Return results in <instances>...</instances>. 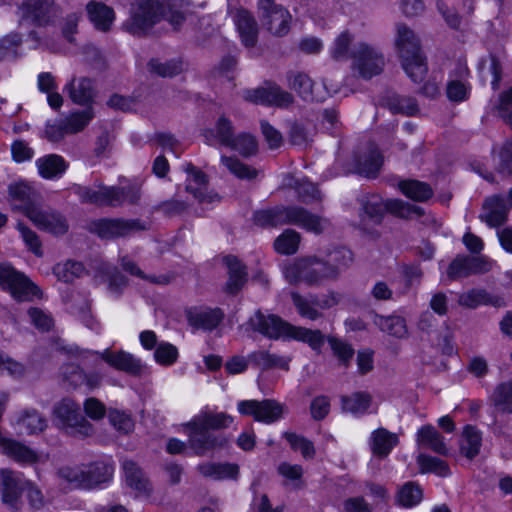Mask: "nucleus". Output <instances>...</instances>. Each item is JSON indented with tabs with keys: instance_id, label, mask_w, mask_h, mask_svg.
I'll return each instance as SVG.
<instances>
[{
	"instance_id": "nucleus-46",
	"label": "nucleus",
	"mask_w": 512,
	"mask_h": 512,
	"mask_svg": "<svg viewBox=\"0 0 512 512\" xmlns=\"http://www.w3.org/2000/svg\"><path fill=\"white\" fill-rule=\"evenodd\" d=\"M423 499L421 486L414 481L404 483L397 491L396 503L404 508L418 505Z\"/></svg>"
},
{
	"instance_id": "nucleus-64",
	"label": "nucleus",
	"mask_w": 512,
	"mask_h": 512,
	"mask_svg": "<svg viewBox=\"0 0 512 512\" xmlns=\"http://www.w3.org/2000/svg\"><path fill=\"white\" fill-rule=\"evenodd\" d=\"M352 41V36L349 32H342L334 41L330 50L331 56L334 60H345L348 58V50Z\"/></svg>"
},
{
	"instance_id": "nucleus-57",
	"label": "nucleus",
	"mask_w": 512,
	"mask_h": 512,
	"mask_svg": "<svg viewBox=\"0 0 512 512\" xmlns=\"http://www.w3.org/2000/svg\"><path fill=\"white\" fill-rule=\"evenodd\" d=\"M327 342L340 364L348 367L355 353L353 347L347 342L334 336H328Z\"/></svg>"
},
{
	"instance_id": "nucleus-58",
	"label": "nucleus",
	"mask_w": 512,
	"mask_h": 512,
	"mask_svg": "<svg viewBox=\"0 0 512 512\" xmlns=\"http://www.w3.org/2000/svg\"><path fill=\"white\" fill-rule=\"evenodd\" d=\"M148 68L151 73L158 76L174 77L182 72V63L178 60L160 62L158 59H151L148 62Z\"/></svg>"
},
{
	"instance_id": "nucleus-15",
	"label": "nucleus",
	"mask_w": 512,
	"mask_h": 512,
	"mask_svg": "<svg viewBox=\"0 0 512 512\" xmlns=\"http://www.w3.org/2000/svg\"><path fill=\"white\" fill-rule=\"evenodd\" d=\"M26 217L38 229L54 235H63L69 228L65 216L52 208H45L39 203L33 209L28 211V215Z\"/></svg>"
},
{
	"instance_id": "nucleus-12",
	"label": "nucleus",
	"mask_w": 512,
	"mask_h": 512,
	"mask_svg": "<svg viewBox=\"0 0 512 512\" xmlns=\"http://www.w3.org/2000/svg\"><path fill=\"white\" fill-rule=\"evenodd\" d=\"M91 231L103 239L126 237L137 231L147 229V225L139 219H108L103 218L91 223Z\"/></svg>"
},
{
	"instance_id": "nucleus-53",
	"label": "nucleus",
	"mask_w": 512,
	"mask_h": 512,
	"mask_svg": "<svg viewBox=\"0 0 512 512\" xmlns=\"http://www.w3.org/2000/svg\"><path fill=\"white\" fill-rule=\"evenodd\" d=\"M491 401L498 411L512 413V381L497 385L491 396Z\"/></svg>"
},
{
	"instance_id": "nucleus-33",
	"label": "nucleus",
	"mask_w": 512,
	"mask_h": 512,
	"mask_svg": "<svg viewBox=\"0 0 512 512\" xmlns=\"http://www.w3.org/2000/svg\"><path fill=\"white\" fill-rule=\"evenodd\" d=\"M198 472L213 480H236L239 476V466L235 463H202L197 466Z\"/></svg>"
},
{
	"instance_id": "nucleus-7",
	"label": "nucleus",
	"mask_w": 512,
	"mask_h": 512,
	"mask_svg": "<svg viewBox=\"0 0 512 512\" xmlns=\"http://www.w3.org/2000/svg\"><path fill=\"white\" fill-rule=\"evenodd\" d=\"M0 287L20 302L42 297V291L24 273L8 263L0 264Z\"/></svg>"
},
{
	"instance_id": "nucleus-2",
	"label": "nucleus",
	"mask_w": 512,
	"mask_h": 512,
	"mask_svg": "<svg viewBox=\"0 0 512 512\" xmlns=\"http://www.w3.org/2000/svg\"><path fill=\"white\" fill-rule=\"evenodd\" d=\"M356 200L359 205L358 228L373 239L380 236L376 227L382 224L387 212L403 219L411 218L412 215L422 216L424 214V210L420 206L401 199L384 200L375 193H362Z\"/></svg>"
},
{
	"instance_id": "nucleus-22",
	"label": "nucleus",
	"mask_w": 512,
	"mask_h": 512,
	"mask_svg": "<svg viewBox=\"0 0 512 512\" xmlns=\"http://www.w3.org/2000/svg\"><path fill=\"white\" fill-rule=\"evenodd\" d=\"M8 200L13 210L20 211L25 216L38 204L36 192L22 181L9 184Z\"/></svg>"
},
{
	"instance_id": "nucleus-26",
	"label": "nucleus",
	"mask_w": 512,
	"mask_h": 512,
	"mask_svg": "<svg viewBox=\"0 0 512 512\" xmlns=\"http://www.w3.org/2000/svg\"><path fill=\"white\" fill-rule=\"evenodd\" d=\"M458 303L460 306L469 309H475L480 305H491L493 307L506 306L503 297L491 295L485 289H470L459 295Z\"/></svg>"
},
{
	"instance_id": "nucleus-3",
	"label": "nucleus",
	"mask_w": 512,
	"mask_h": 512,
	"mask_svg": "<svg viewBox=\"0 0 512 512\" xmlns=\"http://www.w3.org/2000/svg\"><path fill=\"white\" fill-rule=\"evenodd\" d=\"M252 221L261 228H274L283 225H295L314 234H322L330 228L329 219L313 214L307 209L296 206L278 205L253 213Z\"/></svg>"
},
{
	"instance_id": "nucleus-52",
	"label": "nucleus",
	"mask_w": 512,
	"mask_h": 512,
	"mask_svg": "<svg viewBox=\"0 0 512 512\" xmlns=\"http://www.w3.org/2000/svg\"><path fill=\"white\" fill-rule=\"evenodd\" d=\"M121 266L124 271L128 272L132 276H136L138 278H141L143 280L149 281L153 284L157 285H167L169 284L172 279L173 275L171 274H160V275H146L138 266L137 264L129 259L128 257H123L121 259Z\"/></svg>"
},
{
	"instance_id": "nucleus-43",
	"label": "nucleus",
	"mask_w": 512,
	"mask_h": 512,
	"mask_svg": "<svg viewBox=\"0 0 512 512\" xmlns=\"http://www.w3.org/2000/svg\"><path fill=\"white\" fill-rule=\"evenodd\" d=\"M373 322L381 331L397 338H404L408 333L406 321L401 316L376 314Z\"/></svg>"
},
{
	"instance_id": "nucleus-45",
	"label": "nucleus",
	"mask_w": 512,
	"mask_h": 512,
	"mask_svg": "<svg viewBox=\"0 0 512 512\" xmlns=\"http://www.w3.org/2000/svg\"><path fill=\"white\" fill-rule=\"evenodd\" d=\"M94 117L95 112L93 107L71 111L65 118H63L66 132H68L69 135L82 132Z\"/></svg>"
},
{
	"instance_id": "nucleus-17",
	"label": "nucleus",
	"mask_w": 512,
	"mask_h": 512,
	"mask_svg": "<svg viewBox=\"0 0 512 512\" xmlns=\"http://www.w3.org/2000/svg\"><path fill=\"white\" fill-rule=\"evenodd\" d=\"M27 484L21 473L11 469H1L0 487L3 503L13 510H19L22 504L21 495Z\"/></svg>"
},
{
	"instance_id": "nucleus-28",
	"label": "nucleus",
	"mask_w": 512,
	"mask_h": 512,
	"mask_svg": "<svg viewBox=\"0 0 512 512\" xmlns=\"http://www.w3.org/2000/svg\"><path fill=\"white\" fill-rule=\"evenodd\" d=\"M286 340L306 343L313 351L320 353L327 338L319 329L313 330L290 324Z\"/></svg>"
},
{
	"instance_id": "nucleus-32",
	"label": "nucleus",
	"mask_w": 512,
	"mask_h": 512,
	"mask_svg": "<svg viewBox=\"0 0 512 512\" xmlns=\"http://www.w3.org/2000/svg\"><path fill=\"white\" fill-rule=\"evenodd\" d=\"M86 10L90 21L97 30L102 32L110 30L115 19V13L112 8L101 2L90 1L86 6Z\"/></svg>"
},
{
	"instance_id": "nucleus-10",
	"label": "nucleus",
	"mask_w": 512,
	"mask_h": 512,
	"mask_svg": "<svg viewBox=\"0 0 512 512\" xmlns=\"http://www.w3.org/2000/svg\"><path fill=\"white\" fill-rule=\"evenodd\" d=\"M76 351H78V349H76ZM77 353L83 362L90 357L95 360H103L109 366L131 376H140L145 368L140 359L123 350L112 351L105 349L103 352L81 351Z\"/></svg>"
},
{
	"instance_id": "nucleus-50",
	"label": "nucleus",
	"mask_w": 512,
	"mask_h": 512,
	"mask_svg": "<svg viewBox=\"0 0 512 512\" xmlns=\"http://www.w3.org/2000/svg\"><path fill=\"white\" fill-rule=\"evenodd\" d=\"M325 260L339 278L340 274L352 264L353 253L345 247H336L327 253Z\"/></svg>"
},
{
	"instance_id": "nucleus-25",
	"label": "nucleus",
	"mask_w": 512,
	"mask_h": 512,
	"mask_svg": "<svg viewBox=\"0 0 512 512\" xmlns=\"http://www.w3.org/2000/svg\"><path fill=\"white\" fill-rule=\"evenodd\" d=\"M508 207L505 198L494 195L485 200L479 218L490 227H499L507 221Z\"/></svg>"
},
{
	"instance_id": "nucleus-39",
	"label": "nucleus",
	"mask_w": 512,
	"mask_h": 512,
	"mask_svg": "<svg viewBox=\"0 0 512 512\" xmlns=\"http://www.w3.org/2000/svg\"><path fill=\"white\" fill-rule=\"evenodd\" d=\"M382 164V154L377 149H371L357 160L355 172L366 178H376Z\"/></svg>"
},
{
	"instance_id": "nucleus-5",
	"label": "nucleus",
	"mask_w": 512,
	"mask_h": 512,
	"mask_svg": "<svg viewBox=\"0 0 512 512\" xmlns=\"http://www.w3.org/2000/svg\"><path fill=\"white\" fill-rule=\"evenodd\" d=\"M114 467L107 461H95L77 466H64L58 470L61 479L75 488L93 489L111 480Z\"/></svg>"
},
{
	"instance_id": "nucleus-41",
	"label": "nucleus",
	"mask_w": 512,
	"mask_h": 512,
	"mask_svg": "<svg viewBox=\"0 0 512 512\" xmlns=\"http://www.w3.org/2000/svg\"><path fill=\"white\" fill-rule=\"evenodd\" d=\"M36 166L39 174L45 179L60 177L68 167L64 158L56 154L39 158Z\"/></svg>"
},
{
	"instance_id": "nucleus-19",
	"label": "nucleus",
	"mask_w": 512,
	"mask_h": 512,
	"mask_svg": "<svg viewBox=\"0 0 512 512\" xmlns=\"http://www.w3.org/2000/svg\"><path fill=\"white\" fill-rule=\"evenodd\" d=\"M64 92L74 104L85 108L93 107L97 96L95 81L86 76H73L64 86Z\"/></svg>"
},
{
	"instance_id": "nucleus-24",
	"label": "nucleus",
	"mask_w": 512,
	"mask_h": 512,
	"mask_svg": "<svg viewBox=\"0 0 512 512\" xmlns=\"http://www.w3.org/2000/svg\"><path fill=\"white\" fill-rule=\"evenodd\" d=\"M231 15L243 44L247 47L255 46L258 38V26L253 15L243 8L231 11Z\"/></svg>"
},
{
	"instance_id": "nucleus-30",
	"label": "nucleus",
	"mask_w": 512,
	"mask_h": 512,
	"mask_svg": "<svg viewBox=\"0 0 512 512\" xmlns=\"http://www.w3.org/2000/svg\"><path fill=\"white\" fill-rule=\"evenodd\" d=\"M291 299L301 317L315 321L323 316L322 312H320V295L309 294L308 296H302L298 292H291Z\"/></svg>"
},
{
	"instance_id": "nucleus-62",
	"label": "nucleus",
	"mask_w": 512,
	"mask_h": 512,
	"mask_svg": "<svg viewBox=\"0 0 512 512\" xmlns=\"http://www.w3.org/2000/svg\"><path fill=\"white\" fill-rule=\"evenodd\" d=\"M471 87L468 83L460 80H451L446 87V94L452 102H463L469 98Z\"/></svg>"
},
{
	"instance_id": "nucleus-9",
	"label": "nucleus",
	"mask_w": 512,
	"mask_h": 512,
	"mask_svg": "<svg viewBox=\"0 0 512 512\" xmlns=\"http://www.w3.org/2000/svg\"><path fill=\"white\" fill-rule=\"evenodd\" d=\"M351 58L353 69L358 71L359 75L364 79H371L379 75L385 65L382 52L364 42L357 43L353 47Z\"/></svg>"
},
{
	"instance_id": "nucleus-6",
	"label": "nucleus",
	"mask_w": 512,
	"mask_h": 512,
	"mask_svg": "<svg viewBox=\"0 0 512 512\" xmlns=\"http://www.w3.org/2000/svg\"><path fill=\"white\" fill-rule=\"evenodd\" d=\"M56 427L68 435L85 438L93 434L94 429L83 416L80 405L71 398H63L52 410Z\"/></svg>"
},
{
	"instance_id": "nucleus-63",
	"label": "nucleus",
	"mask_w": 512,
	"mask_h": 512,
	"mask_svg": "<svg viewBox=\"0 0 512 512\" xmlns=\"http://www.w3.org/2000/svg\"><path fill=\"white\" fill-rule=\"evenodd\" d=\"M154 358L157 363L169 366L176 362L178 358V350L174 345L162 342L156 347Z\"/></svg>"
},
{
	"instance_id": "nucleus-31",
	"label": "nucleus",
	"mask_w": 512,
	"mask_h": 512,
	"mask_svg": "<svg viewBox=\"0 0 512 512\" xmlns=\"http://www.w3.org/2000/svg\"><path fill=\"white\" fill-rule=\"evenodd\" d=\"M398 442V436L385 428L374 430L369 439L372 453L380 458L387 457Z\"/></svg>"
},
{
	"instance_id": "nucleus-35",
	"label": "nucleus",
	"mask_w": 512,
	"mask_h": 512,
	"mask_svg": "<svg viewBox=\"0 0 512 512\" xmlns=\"http://www.w3.org/2000/svg\"><path fill=\"white\" fill-rule=\"evenodd\" d=\"M206 143L212 145L218 141L221 145L228 147L234 138L232 122L225 116H220L216 121L214 129H205L202 132Z\"/></svg>"
},
{
	"instance_id": "nucleus-21",
	"label": "nucleus",
	"mask_w": 512,
	"mask_h": 512,
	"mask_svg": "<svg viewBox=\"0 0 512 512\" xmlns=\"http://www.w3.org/2000/svg\"><path fill=\"white\" fill-rule=\"evenodd\" d=\"M258 13L263 27L271 34L282 37L289 32L292 16L282 5L278 4Z\"/></svg>"
},
{
	"instance_id": "nucleus-36",
	"label": "nucleus",
	"mask_w": 512,
	"mask_h": 512,
	"mask_svg": "<svg viewBox=\"0 0 512 512\" xmlns=\"http://www.w3.org/2000/svg\"><path fill=\"white\" fill-rule=\"evenodd\" d=\"M419 446L430 449L439 455H447L448 449L444 437L432 425L422 426L417 432Z\"/></svg>"
},
{
	"instance_id": "nucleus-44",
	"label": "nucleus",
	"mask_w": 512,
	"mask_h": 512,
	"mask_svg": "<svg viewBox=\"0 0 512 512\" xmlns=\"http://www.w3.org/2000/svg\"><path fill=\"white\" fill-rule=\"evenodd\" d=\"M287 78L289 87L295 90L304 101H319V98L313 91V81L307 74L302 72H290Z\"/></svg>"
},
{
	"instance_id": "nucleus-23",
	"label": "nucleus",
	"mask_w": 512,
	"mask_h": 512,
	"mask_svg": "<svg viewBox=\"0 0 512 512\" xmlns=\"http://www.w3.org/2000/svg\"><path fill=\"white\" fill-rule=\"evenodd\" d=\"M224 312L220 308L194 307L187 311L189 324L196 329L211 331L223 320Z\"/></svg>"
},
{
	"instance_id": "nucleus-47",
	"label": "nucleus",
	"mask_w": 512,
	"mask_h": 512,
	"mask_svg": "<svg viewBox=\"0 0 512 512\" xmlns=\"http://www.w3.org/2000/svg\"><path fill=\"white\" fill-rule=\"evenodd\" d=\"M481 444L482 436L480 431L473 426H466L460 441L461 454L472 460L479 454Z\"/></svg>"
},
{
	"instance_id": "nucleus-42",
	"label": "nucleus",
	"mask_w": 512,
	"mask_h": 512,
	"mask_svg": "<svg viewBox=\"0 0 512 512\" xmlns=\"http://www.w3.org/2000/svg\"><path fill=\"white\" fill-rule=\"evenodd\" d=\"M372 403V396L368 392L358 391L341 397V407L344 412L353 415H364Z\"/></svg>"
},
{
	"instance_id": "nucleus-14",
	"label": "nucleus",
	"mask_w": 512,
	"mask_h": 512,
	"mask_svg": "<svg viewBox=\"0 0 512 512\" xmlns=\"http://www.w3.org/2000/svg\"><path fill=\"white\" fill-rule=\"evenodd\" d=\"M243 97L245 100L255 104L280 108H287L292 105L294 101V97L291 93L283 90L274 83H267L266 86L263 87L245 90Z\"/></svg>"
},
{
	"instance_id": "nucleus-49",
	"label": "nucleus",
	"mask_w": 512,
	"mask_h": 512,
	"mask_svg": "<svg viewBox=\"0 0 512 512\" xmlns=\"http://www.w3.org/2000/svg\"><path fill=\"white\" fill-rule=\"evenodd\" d=\"M123 470L126 483L129 487L140 493L149 491V482L135 462L132 460H124Z\"/></svg>"
},
{
	"instance_id": "nucleus-16",
	"label": "nucleus",
	"mask_w": 512,
	"mask_h": 512,
	"mask_svg": "<svg viewBox=\"0 0 512 512\" xmlns=\"http://www.w3.org/2000/svg\"><path fill=\"white\" fill-rule=\"evenodd\" d=\"M247 325L254 331L262 334L269 339H285L288 334L290 323L284 321L281 317L274 314H264L260 310L256 311L247 322Z\"/></svg>"
},
{
	"instance_id": "nucleus-13",
	"label": "nucleus",
	"mask_w": 512,
	"mask_h": 512,
	"mask_svg": "<svg viewBox=\"0 0 512 512\" xmlns=\"http://www.w3.org/2000/svg\"><path fill=\"white\" fill-rule=\"evenodd\" d=\"M493 262L485 256L459 254L449 264L446 274L449 280L455 281L471 275L489 272Z\"/></svg>"
},
{
	"instance_id": "nucleus-48",
	"label": "nucleus",
	"mask_w": 512,
	"mask_h": 512,
	"mask_svg": "<svg viewBox=\"0 0 512 512\" xmlns=\"http://www.w3.org/2000/svg\"><path fill=\"white\" fill-rule=\"evenodd\" d=\"M398 186L406 197L417 202H424L433 195L430 185L418 180H403L399 182Z\"/></svg>"
},
{
	"instance_id": "nucleus-60",
	"label": "nucleus",
	"mask_w": 512,
	"mask_h": 512,
	"mask_svg": "<svg viewBox=\"0 0 512 512\" xmlns=\"http://www.w3.org/2000/svg\"><path fill=\"white\" fill-rule=\"evenodd\" d=\"M21 43L22 37L18 33H11L0 39V61L15 59Z\"/></svg>"
},
{
	"instance_id": "nucleus-34",
	"label": "nucleus",
	"mask_w": 512,
	"mask_h": 512,
	"mask_svg": "<svg viewBox=\"0 0 512 512\" xmlns=\"http://www.w3.org/2000/svg\"><path fill=\"white\" fill-rule=\"evenodd\" d=\"M383 104L393 113L405 116H415L419 112L417 100L411 96L397 93H387Z\"/></svg>"
},
{
	"instance_id": "nucleus-51",
	"label": "nucleus",
	"mask_w": 512,
	"mask_h": 512,
	"mask_svg": "<svg viewBox=\"0 0 512 512\" xmlns=\"http://www.w3.org/2000/svg\"><path fill=\"white\" fill-rule=\"evenodd\" d=\"M301 235L293 230L286 229L274 241L275 250L282 255H292L298 251Z\"/></svg>"
},
{
	"instance_id": "nucleus-18",
	"label": "nucleus",
	"mask_w": 512,
	"mask_h": 512,
	"mask_svg": "<svg viewBox=\"0 0 512 512\" xmlns=\"http://www.w3.org/2000/svg\"><path fill=\"white\" fill-rule=\"evenodd\" d=\"M189 428V446L197 456H205L208 452L222 448L227 440L224 436L215 434L202 426L186 424Z\"/></svg>"
},
{
	"instance_id": "nucleus-38",
	"label": "nucleus",
	"mask_w": 512,
	"mask_h": 512,
	"mask_svg": "<svg viewBox=\"0 0 512 512\" xmlns=\"http://www.w3.org/2000/svg\"><path fill=\"white\" fill-rule=\"evenodd\" d=\"M232 422L233 417L225 412L204 411L193 417L191 425L202 426L210 431L228 428Z\"/></svg>"
},
{
	"instance_id": "nucleus-55",
	"label": "nucleus",
	"mask_w": 512,
	"mask_h": 512,
	"mask_svg": "<svg viewBox=\"0 0 512 512\" xmlns=\"http://www.w3.org/2000/svg\"><path fill=\"white\" fill-rule=\"evenodd\" d=\"M85 272V268L81 262L67 261L58 263L53 268V273L59 281L71 283L76 278L81 277Z\"/></svg>"
},
{
	"instance_id": "nucleus-61",
	"label": "nucleus",
	"mask_w": 512,
	"mask_h": 512,
	"mask_svg": "<svg viewBox=\"0 0 512 512\" xmlns=\"http://www.w3.org/2000/svg\"><path fill=\"white\" fill-rule=\"evenodd\" d=\"M229 148L238 151L243 156H250L257 151V141L250 134H239L234 136Z\"/></svg>"
},
{
	"instance_id": "nucleus-20",
	"label": "nucleus",
	"mask_w": 512,
	"mask_h": 512,
	"mask_svg": "<svg viewBox=\"0 0 512 512\" xmlns=\"http://www.w3.org/2000/svg\"><path fill=\"white\" fill-rule=\"evenodd\" d=\"M141 198L140 188L135 185L101 186L99 188L98 206L119 207L125 202L137 204Z\"/></svg>"
},
{
	"instance_id": "nucleus-37",
	"label": "nucleus",
	"mask_w": 512,
	"mask_h": 512,
	"mask_svg": "<svg viewBox=\"0 0 512 512\" xmlns=\"http://www.w3.org/2000/svg\"><path fill=\"white\" fill-rule=\"evenodd\" d=\"M16 423L21 432L28 435L39 434L47 427L46 418L34 408L23 410L19 414Z\"/></svg>"
},
{
	"instance_id": "nucleus-4",
	"label": "nucleus",
	"mask_w": 512,
	"mask_h": 512,
	"mask_svg": "<svg viewBox=\"0 0 512 512\" xmlns=\"http://www.w3.org/2000/svg\"><path fill=\"white\" fill-rule=\"evenodd\" d=\"M396 45L401 58L402 68L407 76L415 83L424 80L428 65L419 39L415 33L405 24H397Z\"/></svg>"
},
{
	"instance_id": "nucleus-27",
	"label": "nucleus",
	"mask_w": 512,
	"mask_h": 512,
	"mask_svg": "<svg viewBox=\"0 0 512 512\" xmlns=\"http://www.w3.org/2000/svg\"><path fill=\"white\" fill-rule=\"evenodd\" d=\"M338 278L335 270H332L325 259L317 257L307 258V273H305V283L308 285H320L324 281H335Z\"/></svg>"
},
{
	"instance_id": "nucleus-29",
	"label": "nucleus",
	"mask_w": 512,
	"mask_h": 512,
	"mask_svg": "<svg viewBox=\"0 0 512 512\" xmlns=\"http://www.w3.org/2000/svg\"><path fill=\"white\" fill-rule=\"evenodd\" d=\"M224 262L228 268V280L225 291L235 295L243 288L247 281L246 267L232 255L226 256Z\"/></svg>"
},
{
	"instance_id": "nucleus-11",
	"label": "nucleus",
	"mask_w": 512,
	"mask_h": 512,
	"mask_svg": "<svg viewBox=\"0 0 512 512\" xmlns=\"http://www.w3.org/2000/svg\"><path fill=\"white\" fill-rule=\"evenodd\" d=\"M285 406L274 399L242 400L237 404L241 415L252 416L255 421L271 424L283 417Z\"/></svg>"
},
{
	"instance_id": "nucleus-54",
	"label": "nucleus",
	"mask_w": 512,
	"mask_h": 512,
	"mask_svg": "<svg viewBox=\"0 0 512 512\" xmlns=\"http://www.w3.org/2000/svg\"><path fill=\"white\" fill-rule=\"evenodd\" d=\"M417 463L422 473H434L440 477H447L450 475V468L448 464L440 458L420 454L417 457Z\"/></svg>"
},
{
	"instance_id": "nucleus-40",
	"label": "nucleus",
	"mask_w": 512,
	"mask_h": 512,
	"mask_svg": "<svg viewBox=\"0 0 512 512\" xmlns=\"http://www.w3.org/2000/svg\"><path fill=\"white\" fill-rule=\"evenodd\" d=\"M248 360L254 366L262 369L269 370L272 368H280L283 370L289 369L290 358L271 354L267 351H255L248 356Z\"/></svg>"
},
{
	"instance_id": "nucleus-59",
	"label": "nucleus",
	"mask_w": 512,
	"mask_h": 512,
	"mask_svg": "<svg viewBox=\"0 0 512 512\" xmlns=\"http://www.w3.org/2000/svg\"><path fill=\"white\" fill-rule=\"evenodd\" d=\"M294 189L298 200L305 204H311L321 200V193L317 186L307 180H296Z\"/></svg>"
},
{
	"instance_id": "nucleus-1",
	"label": "nucleus",
	"mask_w": 512,
	"mask_h": 512,
	"mask_svg": "<svg viewBox=\"0 0 512 512\" xmlns=\"http://www.w3.org/2000/svg\"><path fill=\"white\" fill-rule=\"evenodd\" d=\"M189 3L185 0H135L130 18L123 27L133 35H143L162 19L175 30L186 20Z\"/></svg>"
},
{
	"instance_id": "nucleus-8",
	"label": "nucleus",
	"mask_w": 512,
	"mask_h": 512,
	"mask_svg": "<svg viewBox=\"0 0 512 512\" xmlns=\"http://www.w3.org/2000/svg\"><path fill=\"white\" fill-rule=\"evenodd\" d=\"M62 11L55 0H23L17 7L19 24L29 23L38 27L54 25Z\"/></svg>"
},
{
	"instance_id": "nucleus-56",
	"label": "nucleus",
	"mask_w": 512,
	"mask_h": 512,
	"mask_svg": "<svg viewBox=\"0 0 512 512\" xmlns=\"http://www.w3.org/2000/svg\"><path fill=\"white\" fill-rule=\"evenodd\" d=\"M222 164L236 177L239 179L252 180L258 175V171L251 166L244 164L235 157H221Z\"/></svg>"
}]
</instances>
